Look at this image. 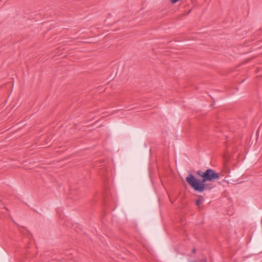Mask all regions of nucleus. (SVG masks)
I'll list each match as a JSON object with an SVG mask.
<instances>
[{
	"instance_id": "obj_1",
	"label": "nucleus",
	"mask_w": 262,
	"mask_h": 262,
	"mask_svg": "<svg viewBox=\"0 0 262 262\" xmlns=\"http://www.w3.org/2000/svg\"><path fill=\"white\" fill-rule=\"evenodd\" d=\"M196 173L202 179H198L190 173L186 178V181L195 191L198 192L210 190L214 187V185L208 182L219 179L221 176H224L222 172H216L211 168H208L205 171L198 170Z\"/></svg>"
},
{
	"instance_id": "obj_2",
	"label": "nucleus",
	"mask_w": 262,
	"mask_h": 262,
	"mask_svg": "<svg viewBox=\"0 0 262 262\" xmlns=\"http://www.w3.org/2000/svg\"><path fill=\"white\" fill-rule=\"evenodd\" d=\"M198 199L195 200V205L198 207V208L199 210H201V205L204 202V198L203 195H198Z\"/></svg>"
},
{
	"instance_id": "obj_3",
	"label": "nucleus",
	"mask_w": 262,
	"mask_h": 262,
	"mask_svg": "<svg viewBox=\"0 0 262 262\" xmlns=\"http://www.w3.org/2000/svg\"><path fill=\"white\" fill-rule=\"evenodd\" d=\"M253 251L258 254L262 252V243H257L254 248Z\"/></svg>"
},
{
	"instance_id": "obj_4",
	"label": "nucleus",
	"mask_w": 262,
	"mask_h": 262,
	"mask_svg": "<svg viewBox=\"0 0 262 262\" xmlns=\"http://www.w3.org/2000/svg\"><path fill=\"white\" fill-rule=\"evenodd\" d=\"M261 32H262V29L260 30H258L257 31H256L255 33H254V35L255 36V37H256L257 38H258V37H259L260 36V33Z\"/></svg>"
},
{
	"instance_id": "obj_5",
	"label": "nucleus",
	"mask_w": 262,
	"mask_h": 262,
	"mask_svg": "<svg viewBox=\"0 0 262 262\" xmlns=\"http://www.w3.org/2000/svg\"><path fill=\"white\" fill-rule=\"evenodd\" d=\"M192 10V8H190V9H189L187 11V12L186 13H183L182 14H181V16H182L183 15H188Z\"/></svg>"
},
{
	"instance_id": "obj_6",
	"label": "nucleus",
	"mask_w": 262,
	"mask_h": 262,
	"mask_svg": "<svg viewBox=\"0 0 262 262\" xmlns=\"http://www.w3.org/2000/svg\"><path fill=\"white\" fill-rule=\"evenodd\" d=\"M195 251H196V249L195 248H193L192 250V252L193 253H195Z\"/></svg>"
},
{
	"instance_id": "obj_7",
	"label": "nucleus",
	"mask_w": 262,
	"mask_h": 262,
	"mask_svg": "<svg viewBox=\"0 0 262 262\" xmlns=\"http://www.w3.org/2000/svg\"><path fill=\"white\" fill-rule=\"evenodd\" d=\"M181 225H182V224H183V220H182V218H181Z\"/></svg>"
},
{
	"instance_id": "obj_8",
	"label": "nucleus",
	"mask_w": 262,
	"mask_h": 262,
	"mask_svg": "<svg viewBox=\"0 0 262 262\" xmlns=\"http://www.w3.org/2000/svg\"><path fill=\"white\" fill-rule=\"evenodd\" d=\"M249 60H250V59H248V60H247L245 61V63L247 62H248V61H249Z\"/></svg>"
},
{
	"instance_id": "obj_9",
	"label": "nucleus",
	"mask_w": 262,
	"mask_h": 262,
	"mask_svg": "<svg viewBox=\"0 0 262 262\" xmlns=\"http://www.w3.org/2000/svg\"><path fill=\"white\" fill-rule=\"evenodd\" d=\"M227 170H228V171H230V169H229V168H227Z\"/></svg>"
},
{
	"instance_id": "obj_10",
	"label": "nucleus",
	"mask_w": 262,
	"mask_h": 262,
	"mask_svg": "<svg viewBox=\"0 0 262 262\" xmlns=\"http://www.w3.org/2000/svg\"><path fill=\"white\" fill-rule=\"evenodd\" d=\"M213 106V104H211L210 105V106Z\"/></svg>"
},
{
	"instance_id": "obj_11",
	"label": "nucleus",
	"mask_w": 262,
	"mask_h": 262,
	"mask_svg": "<svg viewBox=\"0 0 262 262\" xmlns=\"http://www.w3.org/2000/svg\"><path fill=\"white\" fill-rule=\"evenodd\" d=\"M5 209H6L7 210H8V209H7L6 207H5Z\"/></svg>"
}]
</instances>
